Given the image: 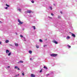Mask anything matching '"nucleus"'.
<instances>
[{"label":"nucleus","instance_id":"obj_1","mask_svg":"<svg viewBox=\"0 0 77 77\" xmlns=\"http://www.w3.org/2000/svg\"><path fill=\"white\" fill-rule=\"evenodd\" d=\"M57 54H51V56H52L53 57H56V56H57Z\"/></svg>","mask_w":77,"mask_h":77},{"label":"nucleus","instance_id":"obj_2","mask_svg":"<svg viewBox=\"0 0 77 77\" xmlns=\"http://www.w3.org/2000/svg\"><path fill=\"white\" fill-rule=\"evenodd\" d=\"M53 42H54V43H55V44H58V43H57V42L55 41V40H54L52 41Z\"/></svg>","mask_w":77,"mask_h":77},{"label":"nucleus","instance_id":"obj_3","mask_svg":"<svg viewBox=\"0 0 77 77\" xmlns=\"http://www.w3.org/2000/svg\"><path fill=\"white\" fill-rule=\"evenodd\" d=\"M18 22L19 23H20L21 24H22L23 23V22L20 21V19H18Z\"/></svg>","mask_w":77,"mask_h":77},{"label":"nucleus","instance_id":"obj_4","mask_svg":"<svg viewBox=\"0 0 77 77\" xmlns=\"http://www.w3.org/2000/svg\"><path fill=\"white\" fill-rule=\"evenodd\" d=\"M72 36L73 38H75V35L73 33H72Z\"/></svg>","mask_w":77,"mask_h":77},{"label":"nucleus","instance_id":"obj_5","mask_svg":"<svg viewBox=\"0 0 77 77\" xmlns=\"http://www.w3.org/2000/svg\"><path fill=\"white\" fill-rule=\"evenodd\" d=\"M31 77H35V75H33V74H32L31 75Z\"/></svg>","mask_w":77,"mask_h":77},{"label":"nucleus","instance_id":"obj_6","mask_svg":"<svg viewBox=\"0 0 77 77\" xmlns=\"http://www.w3.org/2000/svg\"><path fill=\"white\" fill-rule=\"evenodd\" d=\"M27 12L28 13H29V14H30V13H31V12H32V11H30V10H28L27 11Z\"/></svg>","mask_w":77,"mask_h":77},{"label":"nucleus","instance_id":"obj_7","mask_svg":"<svg viewBox=\"0 0 77 77\" xmlns=\"http://www.w3.org/2000/svg\"><path fill=\"white\" fill-rule=\"evenodd\" d=\"M6 53H9V51L8 50H6Z\"/></svg>","mask_w":77,"mask_h":77},{"label":"nucleus","instance_id":"obj_8","mask_svg":"<svg viewBox=\"0 0 77 77\" xmlns=\"http://www.w3.org/2000/svg\"><path fill=\"white\" fill-rule=\"evenodd\" d=\"M70 38V37H69V36H67V37L66 38L67 39H69Z\"/></svg>","mask_w":77,"mask_h":77},{"label":"nucleus","instance_id":"obj_9","mask_svg":"<svg viewBox=\"0 0 77 77\" xmlns=\"http://www.w3.org/2000/svg\"><path fill=\"white\" fill-rule=\"evenodd\" d=\"M29 53H30V54H32V51H29Z\"/></svg>","mask_w":77,"mask_h":77},{"label":"nucleus","instance_id":"obj_10","mask_svg":"<svg viewBox=\"0 0 77 77\" xmlns=\"http://www.w3.org/2000/svg\"><path fill=\"white\" fill-rule=\"evenodd\" d=\"M15 45L16 47H18V44L17 43H15Z\"/></svg>","mask_w":77,"mask_h":77},{"label":"nucleus","instance_id":"obj_11","mask_svg":"<svg viewBox=\"0 0 77 77\" xmlns=\"http://www.w3.org/2000/svg\"><path fill=\"white\" fill-rule=\"evenodd\" d=\"M23 63V61H19V63Z\"/></svg>","mask_w":77,"mask_h":77},{"label":"nucleus","instance_id":"obj_12","mask_svg":"<svg viewBox=\"0 0 77 77\" xmlns=\"http://www.w3.org/2000/svg\"><path fill=\"white\" fill-rule=\"evenodd\" d=\"M6 43H8L9 42V40H6L5 41Z\"/></svg>","mask_w":77,"mask_h":77},{"label":"nucleus","instance_id":"obj_13","mask_svg":"<svg viewBox=\"0 0 77 77\" xmlns=\"http://www.w3.org/2000/svg\"><path fill=\"white\" fill-rule=\"evenodd\" d=\"M20 75L19 74H18L17 75H16L15 76V77H17V76H18Z\"/></svg>","mask_w":77,"mask_h":77},{"label":"nucleus","instance_id":"obj_14","mask_svg":"<svg viewBox=\"0 0 77 77\" xmlns=\"http://www.w3.org/2000/svg\"><path fill=\"white\" fill-rule=\"evenodd\" d=\"M32 27L33 28V29H34V30H35L36 29V28H35V26H33Z\"/></svg>","mask_w":77,"mask_h":77},{"label":"nucleus","instance_id":"obj_15","mask_svg":"<svg viewBox=\"0 0 77 77\" xmlns=\"http://www.w3.org/2000/svg\"><path fill=\"white\" fill-rule=\"evenodd\" d=\"M44 68L45 69H48V68H47V67H46V66H44Z\"/></svg>","mask_w":77,"mask_h":77},{"label":"nucleus","instance_id":"obj_16","mask_svg":"<svg viewBox=\"0 0 77 77\" xmlns=\"http://www.w3.org/2000/svg\"><path fill=\"white\" fill-rule=\"evenodd\" d=\"M14 68L15 69H17V68H18V66H15V67H14Z\"/></svg>","mask_w":77,"mask_h":77},{"label":"nucleus","instance_id":"obj_17","mask_svg":"<svg viewBox=\"0 0 77 77\" xmlns=\"http://www.w3.org/2000/svg\"><path fill=\"white\" fill-rule=\"evenodd\" d=\"M6 6H7V7H9L10 6L9 5H8V4H6Z\"/></svg>","mask_w":77,"mask_h":77},{"label":"nucleus","instance_id":"obj_18","mask_svg":"<svg viewBox=\"0 0 77 77\" xmlns=\"http://www.w3.org/2000/svg\"><path fill=\"white\" fill-rule=\"evenodd\" d=\"M11 54V52H10L8 54V56H10Z\"/></svg>","mask_w":77,"mask_h":77},{"label":"nucleus","instance_id":"obj_19","mask_svg":"<svg viewBox=\"0 0 77 77\" xmlns=\"http://www.w3.org/2000/svg\"><path fill=\"white\" fill-rule=\"evenodd\" d=\"M39 41H40V42H43L42 40H41V39H40Z\"/></svg>","mask_w":77,"mask_h":77},{"label":"nucleus","instance_id":"obj_20","mask_svg":"<svg viewBox=\"0 0 77 77\" xmlns=\"http://www.w3.org/2000/svg\"><path fill=\"white\" fill-rule=\"evenodd\" d=\"M36 47L37 48H39V46L36 45Z\"/></svg>","mask_w":77,"mask_h":77},{"label":"nucleus","instance_id":"obj_21","mask_svg":"<svg viewBox=\"0 0 77 77\" xmlns=\"http://www.w3.org/2000/svg\"><path fill=\"white\" fill-rule=\"evenodd\" d=\"M67 47H68L69 48H71V46H70L69 45H67Z\"/></svg>","mask_w":77,"mask_h":77},{"label":"nucleus","instance_id":"obj_22","mask_svg":"<svg viewBox=\"0 0 77 77\" xmlns=\"http://www.w3.org/2000/svg\"><path fill=\"white\" fill-rule=\"evenodd\" d=\"M50 9L51 10H52V7H50Z\"/></svg>","mask_w":77,"mask_h":77},{"label":"nucleus","instance_id":"obj_23","mask_svg":"<svg viewBox=\"0 0 77 77\" xmlns=\"http://www.w3.org/2000/svg\"><path fill=\"white\" fill-rule=\"evenodd\" d=\"M48 18H50V19H52V17H50V16H48Z\"/></svg>","mask_w":77,"mask_h":77},{"label":"nucleus","instance_id":"obj_24","mask_svg":"<svg viewBox=\"0 0 77 77\" xmlns=\"http://www.w3.org/2000/svg\"><path fill=\"white\" fill-rule=\"evenodd\" d=\"M31 2H32V3H34V2H34V1H33V0H32V1H31Z\"/></svg>","mask_w":77,"mask_h":77},{"label":"nucleus","instance_id":"obj_25","mask_svg":"<svg viewBox=\"0 0 77 77\" xmlns=\"http://www.w3.org/2000/svg\"><path fill=\"white\" fill-rule=\"evenodd\" d=\"M17 10L19 11H21V10L20 9H18Z\"/></svg>","mask_w":77,"mask_h":77},{"label":"nucleus","instance_id":"obj_26","mask_svg":"<svg viewBox=\"0 0 77 77\" xmlns=\"http://www.w3.org/2000/svg\"><path fill=\"white\" fill-rule=\"evenodd\" d=\"M58 18H61V17H60V16H58Z\"/></svg>","mask_w":77,"mask_h":77},{"label":"nucleus","instance_id":"obj_27","mask_svg":"<svg viewBox=\"0 0 77 77\" xmlns=\"http://www.w3.org/2000/svg\"><path fill=\"white\" fill-rule=\"evenodd\" d=\"M20 37L21 38H23V35H20Z\"/></svg>","mask_w":77,"mask_h":77},{"label":"nucleus","instance_id":"obj_28","mask_svg":"<svg viewBox=\"0 0 77 77\" xmlns=\"http://www.w3.org/2000/svg\"><path fill=\"white\" fill-rule=\"evenodd\" d=\"M22 74L23 76H24V73H22Z\"/></svg>","mask_w":77,"mask_h":77},{"label":"nucleus","instance_id":"obj_29","mask_svg":"<svg viewBox=\"0 0 77 77\" xmlns=\"http://www.w3.org/2000/svg\"><path fill=\"white\" fill-rule=\"evenodd\" d=\"M51 15H52V16H53L54 15V14L53 13H52L51 14Z\"/></svg>","mask_w":77,"mask_h":77},{"label":"nucleus","instance_id":"obj_30","mask_svg":"<svg viewBox=\"0 0 77 77\" xmlns=\"http://www.w3.org/2000/svg\"><path fill=\"white\" fill-rule=\"evenodd\" d=\"M49 74H47L46 75V76H48L49 75Z\"/></svg>","mask_w":77,"mask_h":77},{"label":"nucleus","instance_id":"obj_31","mask_svg":"<svg viewBox=\"0 0 77 77\" xmlns=\"http://www.w3.org/2000/svg\"><path fill=\"white\" fill-rule=\"evenodd\" d=\"M42 70H41L40 71V72H42Z\"/></svg>","mask_w":77,"mask_h":77},{"label":"nucleus","instance_id":"obj_32","mask_svg":"<svg viewBox=\"0 0 77 77\" xmlns=\"http://www.w3.org/2000/svg\"><path fill=\"white\" fill-rule=\"evenodd\" d=\"M47 46V45H44V47H46Z\"/></svg>","mask_w":77,"mask_h":77},{"label":"nucleus","instance_id":"obj_33","mask_svg":"<svg viewBox=\"0 0 77 77\" xmlns=\"http://www.w3.org/2000/svg\"><path fill=\"white\" fill-rule=\"evenodd\" d=\"M17 69H18V70H20V69L19 68H17Z\"/></svg>","mask_w":77,"mask_h":77},{"label":"nucleus","instance_id":"obj_34","mask_svg":"<svg viewBox=\"0 0 77 77\" xmlns=\"http://www.w3.org/2000/svg\"><path fill=\"white\" fill-rule=\"evenodd\" d=\"M53 5H54V6H55V4H53Z\"/></svg>","mask_w":77,"mask_h":77},{"label":"nucleus","instance_id":"obj_35","mask_svg":"<svg viewBox=\"0 0 77 77\" xmlns=\"http://www.w3.org/2000/svg\"><path fill=\"white\" fill-rule=\"evenodd\" d=\"M0 44H2V42H0Z\"/></svg>","mask_w":77,"mask_h":77},{"label":"nucleus","instance_id":"obj_36","mask_svg":"<svg viewBox=\"0 0 77 77\" xmlns=\"http://www.w3.org/2000/svg\"><path fill=\"white\" fill-rule=\"evenodd\" d=\"M60 13H61V14H62V12L61 11V12H60Z\"/></svg>","mask_w":77,"mask_h":77},{"label":"nucleus","instance_id":"obj_37","mask_svg":"<svg viewBox=\"0 0 77 77\" xmlns=\"http://www.w3.org/2000/svg\"><path fill=\"white\" fill-rule=\"evenodd\" d=\"M69 33H71V35H72V33H71V32H69Z\"/></svg>","mask_w":77,"mask_h":77},{"label":"nucleus","instance_id":"obj_38","mask_svg":"<svg viewBox=\"0 0 77 77\" xmlns=\"http://www.w3.org/2000/svg\"><path fill=\"white\" fill-rule=\"evenodd\" d=\"M5 9H8V7H5Z\"/></svg>","mask_w":77,"mask_h":77},{"label":"nucleus","instance_id":"obj_39","mask_svg":"<svg viewBox=\"0 0 77 77\" xmlns=\"http://www.w3.org/2000/svg\"><path fill=\"white\" fill-rule=\"evenodd\" d=\"M8 68H10V66H8Z\"/></svg>","mask_w":77,"mask_h":77},{"label":"nucleus","instance_id":"obj_40","mask_svg":"<svg viewBox=\"0 0 77 77\" xmlns=\"http://www.w3.org/2000/svg\"><path fill=\"white\" fill-rule=\"evenodd\" d=\"M30 60H32V58H30Z\"/></svg>","mask_w":77,"mask_h":77},{"label":"nucleus","instance_id":"obj_41","mask_svg":"<svg viewBox=\"0 0 77 77\" xmlns=\"http://www.w3.org/2000/svg\"><path fill=\"white\" fill-rule=\"evenodd\" d=\"M0 23H2V22L1 21H0Z\"/></svg>","mask_w":77,"mask_h":77},{"label":"nucleus","instance_id":"obj_42","mask_svg":"<svg viewBox=\"0 0 77 77\" xmlns=\"http://www.w3.org/2000/svg\"><path fill=\"white\" fill-rule=\"evenodd\" d=\"M23 38H24V39H25V38H24V37H23Z\"/></svg>","mask_w":77,"mask_h":77},{"label":"nucleus","instance_id":"obj_43","mask_svg":"<svg viewBox=\"0 0 77 77\" xmlns=\"http://www.w3.org/2000/svg\"><path fill=\"white\" fill-rule=\"evenodd\" d=\"M16 35H17V33H16Z\"/></svg>","mask_w":77,"mask_h":77}]
</instances>
